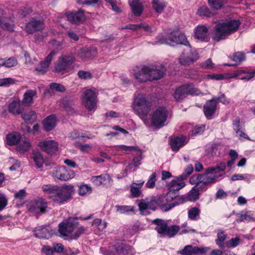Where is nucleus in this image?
<instances>
[{
	"instance_id": "obj_3",
	"label": "nucleus",
	"mask_w": 255,
	"mask_h": 255,
	"mask_svg": "<svg viewBox=\"0 0 255 255\" xmlns=\"http://www.w3.org/2000/svg\"><path fill=\"white\" fill-rule=\"evenodd\" d=\"M176 197L175 193L170 190L166 195L160 196L156 200L143 199L138 204L140 211H142L146 209L155 210L156 204H157L164 211H167L175 206V204H169Z\"/></svg>"
},
{
	"instance_id": "obj_62",
	"label": "nucleus",
	"mask_w": 255,
	"mask_h": 255,
	"mask_svg": "<svg viewBox=\"0 0 255 255\" xmlns=\"http://www.w3.org/2000/svg\"><path fill=\"white\" fill-rule=\"evenodd\" d=\"M181 228L183 229L180 233V234H187L190 232H196V230L195 229H191L189 227L187 226V223H184L181 226Z\"/></svg>"
},
{
	"instance_id": "obj_14",
	"label": "nucleus",
	"mask_w": 255,
	"mask_h": 255,
	"mask_svg": "<svg viewBox=\"0 0 255 255\" xmlns=\"http://www.w3.org/2000/svg\"><path fill=\"white\" fill-rule=\"evenodd\" d=\"M38 146L41 149L50 154L55 153L58 150L57 143L51 139H46L40 141L38 143Z\"/></svg>"
},
{
	"instance_id": "obj_40",
	"label": "nucleus",
	"mask_w": 255,
	"mask_h": 255,
	"mask_svg": "<svg viewBox=\"0 0 255 255\" xmlns=\"http://www.w3.org/2000/svg\"><path fill=\"white\" fill-rule=\"evenodd\" d=\"M152 3L153 9L158 13H161L166 6V3L162 0H152Z\"/></svg>"
},
{
	"instance_id": "obj_61",
	"label": "nucleus",
	"mask_w": 255,
	"mask_h": 255,
	"mask_svg": "<svg viewBox=\"0 0 255 255\" xmlns=\"http://www.w3.org/2000/svg\"><path fill=\"white\" fill-rule=\"evenodd\" d=\"M245 59V54L242 52H237L233 56V60L236 62H241Z\"/></svg>"
},
{
	"instance_id": "obj_5",
	"label": "nucleus",
	"mask_w": 255,
	"mask_h": 255,
	"mask_svg": "<svg viewBox=\"0 0 255 255\" xmlns=\"http://www.w3.org/2000/svg\"><path fill=\"white\" fill-rule=\"evenodd\" d=\"M152 106V101L148 97H135L132 103V107L134 112L147 127L150 126V121L147 116Z\"/></svg>"
},
{
	"instance_id": "obj_25",
	"label": "nucleus",
	"mask_w": 255,
	"mask_h": 255,
	"mask_svg": "<svg viewBox=\"0 0 255 255\" xmlns=\"http://www.w3.org/2000/svg\"><path fill=\"white\" fill-rule=\"evenodd\" d=\"M55 54L56 52L54 50L51 51L45 58V60L40 62V64L36 67V70L42 73H45L51 62L53 57Z\"/></svg>"
},
{
	"instance_id": "obj_48",
	"label": "nucleus",
	"mask_w": 255,
	"mask_h": 255,
	"mask_svg": "<svg viewBox=\"0 0 255 255\" xmlns=\"http://www.w3.org/2000/svg\"><path fill=\"white\" fill-rule=\"evenodd\" d=\"M180 227L176 225H173L168 227L167 226L166 236L169 238L174 237L179 231Z\"/></svg>"
},
{
	"instance_id": "obj_54",
	"label": "nucleus",
	"mask_w": 255,
	"mask_h": 255,
	"mask_svg": "<svg viewBox=\"0 0 255 255\" xmlns=\"http://www.w3.org/2000/svg\"><path fill=\"white\" fill-rule=\"evenodd\" d=\"M205 129V125H201L199 126H196L190 132V135L195 136L202 133Z\"/></svg>"
},
{
	"instance_id": "obj_37",
	"label": "nucleus",
	"mask_w": 255,
	"mask_h": 255,
	"mask_svg": "<svg viewBox=\"0 0 255 255\" xmlns=\"http://www.w3.org/2000/svg\"><path fill=\"white\" fill-rule=\"evenodd\" d=\"M84 96H96L103 94L101 90H99L94 87L84 88L82 90Z\"/></svg>"
},
{
	"instance_id": "obj_13",
	"label": "nucleus",
	"mask_w": 255,
	"mask_h": 255,
	"mask_svg": "<svg viewBox=\"0 0 255 255\" xmlns=\"http://www.w3.org/2000/svg\"><path fill=\"white\" fill-rule=\"evenodd\" d=\"M198 58L197 52L190 47H188L187 50L180 55L179 60L181 64L187 65L196 61Z\"/></svg>"
},
{
	"instance_id": "obj_15",
	"label": "nucleus",
	"mask_w": 255,
	"mask_h": 255,
	"mask_svg": "<svg viewBox=\"0 0 255 255\" xmlns=\"http://www.w3.org/2000/svg\"><path fill=\"white\" fill-rule=\"evenodd\" d=\"M44 27L43 21L40 19L32 18L25 26L26 31L29 34L42 30Z\"/></svg>"
},
{
	"instance_id": "obj_41",
	"label": "nucleus",
	"mask_w": 255,
	"mask_h": 255,
	"mask_svg": "<svg viewBox=\"0 0 255 255\" xmlns=\"http://www.w3.org/2000/svg\"><path fill=\"white\" fill-rule=\"evenodd\" d=\"M141 28L144 29L147 31H150V28L148 26V25L146 24L145 23L143 22H141L139 24H129L128 25H127L124 27H123L122 29H129L135 31Z\"/></svg>"
},
{
	"instance_id": "obj_26",
	"label": "nucleus",
	"mask_w": 255,
	"mask_h": 255,
	"mask_svg": "<svg viewBox=\"0 0 255 255\" xmlns=\"http://www.w3.org/2000/svg\"><path fill=\"white\" fill-rule=\"evenodd\" d=\"M129 4L134 15L139 16L142 13L143 8L141 3L139 0H129Z\"/></svg>"
},
{
	"instance_id": "obj_42",
	"label": "nucleus",
	"mask_w": 255,
	"mask_h": 255,
	"mask_svg": "<svg viewBox=\"0 0 255 255\" xmlns=\"http://www.w3.org/2000/svg\"><path fill=\"white\" fill-rule=\"evenodd\" d=\"M188 199L190 201H195L199 199V189L197 185L194 186L188 194Z\"/></svg>"
},
{
	"instance_id": "obj_29",
	"label": "nucleus",
	"mask_w": 255,
	"mask_h": 255,
	"mask_svg": "<svg viewBox=\"0 0 255 255\" xmlns=\"http://www.w3.org/2000/svg\"><path fill=\"white\" fill-rule=\"evenodd\" d=\"M8 110L10 113L13 115H18L21 113L23 108L19 101H13L8 106Z\"/></svg>"
},
{
	"instance_id": "obj_28",
	"label": "nucleus",
	"mask_w": 255,
	"mask_h": 255,
	"mask_svg": "<svg viewBox=\"0 0 255 255\" xmlns=\"http://www.w3.org/2000/svg\"><path fill=\"white\" fill-rule=\"evenodd\" d=\"M154 223L156 225L155 230L161 237H166L167 225L164 221L160 219H155Z\"/></svg>"
},
{
	"instance_id": "obj_53",
	"label": "nucleus",
	"mask_w": 255,
	"mask_h": 255,
	"mask_svg": "<svg viewBox=\"0 0 255 255\" xmlns=\"http://www.w3.org/2000/svg\"><path fill=\"white\" fill-rule=\"evenodd\" d=\"M198 13L203 16L207 17H211L213 15V13L211 12L209 8L206 6H202L199 8Z\"/></svg>"
},
{
	"instance_id": "obj_9",
	"label": "nucleus",
	"mask_w": 255,
	"mask_h": 255,
	"mask_svg": "<svg viewBox=\"0 0 255 255\" xmlns=\"http://www.w3.org/2000/svg\"><path fill=\"white\" fill-rule=\"evenodd\" d=\"M52 176L55 180L67 181L75 176V172L64 166H59L54 169Z\"/></svg>"
},
{
	"instance_id": "obj_24",
	"label": "nucleus",
	"mask_w": 255,
	"mask_h": 255,
	"mask_svg": "<svg viewBox=\"0 0 255 255\" xmlns=\"http://www.w3.org/2000/svg\"><path fill=\"white\" fill-rule=\"evenodd\" d=\"M187 142V140L185 136L175 137L171 139L170 146L173 151H177Z\"/></svg>"
},
{
	"instance_id": "obj_49",
	"label": "nucleus",
	"mask_w": 255,
	"mask_h": 255,
	"mask_svg": "<svg viewBox=\"0 0 255 255\" xmlns=\"http://www.w3.org/2000/svg\"><path fill=\"white\" fill-rule=\"evenodd\" d=\"M117 211L121 214H128L134 211V207L129 206H116Z\"/></svg>"
},
{
	"instance_id": "obj_59",
	"label": "nucleus",
	"mask_w": 255,
	"mask_h": 255,
	"mask_svg": "<svg viewBox=\"0 0 255 255\" xmlns=\"http://www.w3.org/2000/svg\"><path fill=\"white\" fill-rule=\"evenodd\" d=\"M78 75L79 78L85 80L90 79L92 78L91 73L88 71L80 70L78 72Z\"/></svg>"
},
{
	"instance_id": "obj_16",
	"label": "nucleus",
	"mask_w": 255,
	"mask_h": 255,
	"mask_svg": "<svg viewBox=\"0 0 255 255\" xmlns=\"http://www.w3.org/2000/svg\"><path fill=\"white\" fill-rule=\"evenodd\" d=\"M215 170L213 167H209L206 170L203 174L205 185L214 183L216 182L217 179L221 177L220 173L217 172Z\"/></svg>"
},
{
	"instance_id": "obj_20",
	"label": "nucleus",
	"mask_w": 255,
	"mask_h": 255,
	"mask_svg": "<svg viewBox=\"0 0 255 255\" xmlns=\"http://www.w3.org/2000/svg\"><path fill=\"white\" fill-rule=\"evenodd\" d=\"M53 234L52 231L49 227L39 226L34 231L35 237L39 239H49Z\"/></svg>"
},
{
	"instance_id": "obj_43",
	"label": "nucleus",
	"mask_w": 255,
	"mask_h": 255,
	"mask_svg": "<svg viewBox=\"0 0 255 255\" xmlns=\"http://www.w3.org/2000/svg\"><path fill=\"white\" fill-rule=\"evenodd\" d=\"M209 5L214 9H219L227 2L226 0H208Z\"/></svg>"
},
{
	"instance_id": "obj_6",
	"label": "nucleus",
	"mask_w": 255,
	"mask_h": 255,
	"mask_svg": "<svg viewBox=\"0 0 255 255\" xmlns=\"http://www.w3.org/2000/svg\"><path fill=\"white\" fill-rule=\"evenodd\" d=\"M240 24L239 20H232L216 24L214 27L213 39L217 41L225 39L226 36L236 31Z\"/></svg>"
},
{
	"instance_id": "obj_30",
	"label": "nucleus",
	"mask_w": 255,
	"mask_h": 255,
	"mask_svg": "<svg viewBox=\"0 0 255 255\" xmlns=\"http://www.w3.org/2000/svg\"><path fill=\"white\" fill-rule=\"evenodd\" d=\"M144 182L138 181V182H133L130 185V193L132 197L136 198L140 196L141 195V188L143 185Z\"/></svg>"
},
{
	"instance_id": "obj_17",
	"label": "nucleus",
	"mask_w": 255,
	"mask_h": 255,
	"mask_svg": "<svg viewBox=\"0 0 255 255\" xmlns=\"http://www.w3.org/2000/svg\"><path fill=\"white\" fill-rule=\"evenodd\" d=\"M207 250V248H200L197 247H193L191 245H187L183 250L179 251L178 253L181 255H194L204 254L206 253Z\"/></svg>"
},
{
	"instance_id": "obj_51",
	"label": "nucleus",
	"mask_w": 255,
	"mask_h": 255,
	"mask_svg": "<svg viewBox=\"0 0 255 255\" xmlns=\"http://www.w3.org/2000/svg\"><path fill=\"white\" fill-rule=\"evenodd\" d=\"M252 177V175L249 174H236L233 175L231 177L232 181L247 180H250Z\"/></svg>"
},
{
	"instance_id": "obj_32",
	"label": "nucleus",
	"mask_w": 255,
	"mask_h": 255,
	"mask_svg": "<svg viewBox=\"0 0 255 255\" xmlns=\"http://www.w3.org/2000/svg\"><path fill=\"white\" fill-rule=\"evenodd\" d=\"M116 249L120 255H131L133 254L132 248L123 243L116 246Z\"/></svg>"
},
{
	"instance_id": "obj_44",
	"label": "nucleus",
	"mask_w": 255,
	"mask_h": 255,
	"mask_svg": "<svg viewBox=\"0 0 255 255\" xmlns=\"http://www.w3.org/2000/svg\"><path fill=\"white\" fill-rule=\"evenodd\" d=\"M200 213V210L198 208H191L188 212V218L191 220H196L199 219Z\"/></svg>"
},
{
	"instance_id": "obj_55",
	"label": "nucleus",
	"mask_w": 255,
	"mask_h": 255,
	"mask_svg": "<svg viewBox=\"0 0 255 255\" xmlns=\"http://www.w3.org/2000/svg\"><path fill=\"white\" fill-rule=\"evenodd\" d=\"M156 180V174L155 173H153L146 182V187L148 188H153L155 186Z\"/></svg>"
},
{
	"instance_id": "obj_36",
	"label": "nucleus",
	"mask_w": 255,
	"mask_h": 255,
	"mask_svg": "<svg viewBox=\"0 0 255 255\" xmlns=\"http://www.w3.org/2000/svg\"><path fill=\"white\" fill-rule=\"evenodd\" d=\"M79 56L83 61H88L94 56L93 51L87 48H83L81 49Z\"/></svg>"
},
{
	"instance_id": "obj_1",
	"label": "nucleus",
	"mask_w": 255,
	"mask_h": 255,
	"mask_svg": "<svg viewBox=\"0 0 255 255\" xmlns=\"http://www.w3.org/2000/svg\"><path fill=\"white\" fill-rule=\"evenodd\" d=\"M43 191L53 201L63 203L68 200L74 192V187L71 185L58 186L53 185H43Z\"/></svg>"
},
{
	"instance_id": "obj_57",
	"label": "nucleus",
	"mask_w": 255,
	"mask_h": 255,
	"mask_svg": "<svg viewBox=\"0 0 255 255\" xmlns=\"http://www.w3.org/2000/svg\"><path fill=\"white\" fill-rule=\"evenodd\" d=\"M50 87L51 89L60 92H64L66 90L65 87L63 85L56 83H52L50 84Z\"/></svg>"
},
{
	"instance_id": "obj_52",
	"label": "nucleus",
	"mask_w": 255,
	"mask_h": 255,
	"mask_svg": "<svg viewBox=\"0 0 255 255\" xmlns=\"http://www.w3.org/2000/svg\"><path fill=\"white\" fill-rule=\"evenodd\" d=\"M31 146L30 142L28 140H22L17 146V149L21 152L28 150Z\"/></svg>"
},
{
	"instance_id": "obj_4",
	"label": "nucleus",
	"mask_w": 255,
	"mask_h": 255,
	"mask_svg": "<svg viewBox=\"0 0 255 255\" xmlns=\"http://www.w3.org/2000/svg\"><path fill=\"white\" fill-rule=\"evenodd\" d=\"M87 230V228L79 226L77 221L72 218L65 220L59 225V233L67 240H76Z\"/></svg>"
},
{
	"instance_id": "obj_64",
	"label": "nucleus",
	"mask_w": 255,
	"mask_h": 255,
	"mask_svg": "<svg viewBox=\"0 0 255 255\" xmlns=\"http://www.w3.org/2000/svg\"><path fill=\"white\" fill-rule=\"evenodd\" d=\"M193 171V167L192 165H188L186 168L185 169L184 173L181 175L184 179L190 175Z\"/></svg>"
},
{
	"instance_id": "obj_19",
	"label": "nucleus",
	"mask_w": 255,
	"mask_h": 255,
	"mask_svg": "<svg viewBox=\"0 0 255 255\" xmlns=\"http://www.w3.org/2000/svg\"><path fill=\"white\" fill-rule=\"evenodd\" d=\"M47 207V203L44 199H39L34 201L31 203L29 210L31 212L38 214L44 213Z\"/></svg>"
},
{
	"instance_id": "obj_12",
	"label": "nucleus",
	"mask_w": 255,
	"mask_h": 255,
	"mask_svg": "<svg viewBox=\"0 0 255 255\" xmlns=\"http://www.w3.org/2000/svg\"><path fill=\"white\" fill-rule=\"evenodd\" d=\"M65 15L70 22L75 24L83 23L86 20L85 11L82 9L77 11H67Z\"/></svg>"
},
{
	"instance_id": "obj_31",
	"label": "nucleus",
	"mask_w": 255,
	"mask_h": 255,
	"mask_svg": "<svg viewBox=\"0 0 255 255\" xmlns=\"http://www.w3.org/2000/svg\"><path fill=\"white\" fill-rule=\"evenodd\" d=\"M208 35V30L205 26H198L195 31V37L200 40H204Z\"/></svg>"
},
{
	"instance_id": "obj_27",
	"label": "nucleus",
	"mask_w": 255,
	"mask_h": 255,
	"mask_svg": "<svg viewBox=\"0 0 255 255\" xmlns=\"http://www.w3.org/2000/svg\"><path fill=\"white\" fill-rule=\"evenodd\" d=\"M82 102L89 110H95L97 107L96 97H83Z\"/></svg>"
},
{
	"instance_id": "obj_47",
	"label": "nucleus",
	"mask_w": 255,
	"mask_h": 255,
	"mask_svg": "<svg viewBox=\"0 0 255 255\" xmlns=\"http://www.w3.org/2000/svg\"><path fill=\"white\" fill-rule=\"evenodd\" d=\"M190 183L193 184H198L200 183H203L204 184V175L195 174L192 175L189 180Z\"/></svg>"
},
{
	"instance_id": "obj_7",
	"label": "nucleus",
	"mask_w": 255,
	"mask_h": 255,
	"mask_svg": "<svg viewBox=\"0 0 255 255\" xmlns=\"http://www.w3.org/2000/svg\"><path fill=\"white\" fill-rule=\"evenodd\" d=\"M168 116L167 110L164 107H158L151 115V125L159 128L165 125Z\"/></svg>"
},
{
	"instance_id": "obj_63",
	"label": "nucleus",
	"mask_w": 255,
	"mask_h": 255,
	"mask_svg": "<svg viewBox=\"0 0 255 255\" xmlns=\"http://www.w3.org/2000/svg\"><path fill=\"white\" fill-rule=\"evenodd\" d=\"M17 64V60L13 57L9 58V59H5V67H11L16 65Z\"/></svg>"
},
{
	"instance_id": "obj_2",
	"label": "nucleus",
	"mask_w": 255,
	"mask_h": 255,
	"mask_svg": "<svg viewBox=\"0 0 255 255\" xmlns=\"http://www.w3.org/2000/svg\"><path fill=\"white\" fill-rule=\"evenodd\" d=\"M164 67L154 64L144 65L137 71H134V78L138 82L144 83L147 81L159 80L165 74Z\"/></svg>"
},
{
	"instance_id": "obj_34",
	"label": "nucleus",
	"mask_w": 255,
	"mask_h": 255,
	"mask_svg": "<svg viewBox=\"0 0 255 255\" xmlns=\"http://www.w3.org/2000/svg\"><path fill=\"white\" fill-rule=\"evenodd\" d=\"M185 180L181 176L172 180L170 183L171 187L173 188L174 190H179L185 186L183 180Z\"/></svg>"
},
{
	"instance_id": "obj_21",
	"label": "nucleus",
	"mask_w": 255,
	"mask_h": 255,
	"mask_svg": "<svg viewBox=\"0 0 255 255\" xmlns=\"http://www.w3.org/2000/svg\"><path fill=\"white\" fill-rule=\"evenodd\" d=\"M91 181L94 184L97 186L101 185L109 186L112 183L111 178L108 174L93 176L91 178Z\"/></svg>"
},
{
	"instance_id": "obj_10",
	"label": "nucleus",
	"mask_w": 255,
	"mask_h": 255,
	"mask_svg": "<svg viewBox=\"0 0 255 255\" xmlns=\"http://www.w3.org/2000/svg\"><path fill=\"white\" fill-rule=\"evenodd\" d=\"M75 61V57L73 54H68L63 56L59 58L58 63L55 67L57 72L69 71L72 64Z\"/></svg>"
},
{
	"instance_id": "obj_50",
	"label": "nucleus",
	"mask_w": 255,
	"mask_h": 255,
	"mask_svg": "<svg viewBox=\"0 0 255 255\" xmlns=\"http://www.w3.org/2000/svg\"><path fill=\"white\" fill-rule=\"evenodd\" d=\"M226 238V235L222 231L218 233L217 239L216 240L217 245L220 248H224V241Z\"/></svg>"
},
{
	"instance_id": "obj_35",
	"label": "nucleus",
	"mask_w": 255,
	"mask_h": 255,
	"mask_svg": "<svg viewBox=\"0 0 255 255\" xmlns=\"http://www.w3.org/2000/svg\"><path fill=\"white\" fill-rule=\"evenodd\" d=\"M21 117L26 123L31 124L36 120L37 115L34 111H30L22 114Z\"/></svg>"
},
{
	"instance_id": "obj_22",
	"label": "nucleus",
	"mask_w": 255,
	"mask_h": 255,
	"mask_svg": "<svg viewBox=\"0 0 255 255\" xmlns=\"http://www.w3.org/2000/svg\"><path fill=\"white\" fill-rule=\"evenodd\" d=\"M57 118L54 114L47 117L42 122L45 130L48 131L52 130L56 126Z\"/></svg>"
},
{
	"instance_id": "obj_56",
	"label": "nucleus",
	"mask_w": 255,
	"mask_h": 255,
	"mask_svg": "<svg viewBox=\"0 0 255 255\" xmlns=\"http://www.w3.org/2000/svg\"><path fill=\"white\" fill-rule=\"evenodd\" d=\"M240 238L236 237L232 238L226 243V246L228 248H234L239 245Z\"/></svg>"
},
{
	"instance_id": "obj_33",
	"label": "nucleus",
	"mask_w": 255,
	"mask_h": 255,
	"mask_svg": "<svg viewBox=\"0 0 255 255\" xmlns=\"http://www.w3.org/2000/svg\"><path fill=\"white\" fill-rule=\"evenodd\" d=\"M21 135L17 132H13L8 134L6 136L7 143L10 145H13L20 141Z\"/></svg>"
},
{
	"instance_id": "obj_11",
	"label": "nucleus",
	"mask_w": 255,
	"mask_h": 255,
	"mask_svg": "<svg viewBox=\"0 0 255 255\" xmlns=\"http://www.w3.org/2000/svg\"><path fill=\"white\" fill-rule=\"evenodd\" d=\"M201 91L192 84H184L177 88L175 94L177 96L191 95L198 96L201 94Z\"/></svg>"
},
{
	"instance_id": "obj_58",
	"label": "nucleus",
	"mask_w": 255,
	"mask_h": 255,
	"mask_svg": "<svg viewBox=\"0 0 255 255\" xmlns=\"http://www.w3.org/2000/svg\"><path fill=\"white\" fill-rule=\"evenodd\" d=\"M15 80L11 78L0 79V87L7 86L14 83Z\"/></svg>"
},
{
	"instance_id": "obj_46",
	"label": "nucleus",
	"mask_w": 255,
	"mask_h": 255,
	"mask_svg": "<svg viewBox=\"0 0 255 255\" xmlns=\"http://www.w3.org/2000/svg\"><path fill=\"white\" fill-rule=\"evenodd\" d=\"M92 192V188L87 184H82L79 186L78 192L81 196L90 195Z\"/></svg>"
},
{
	"instance_id": "obj_45",
	"label": "nucleus",
	"mask_w": 255,
	"mask_h": 255,
	"mask_svg": "<svg viewBox=\"0 0 255 255\" xmlns=\"http://www.w3.org/2000/svg\"><path fill=\"white\" fill-rule=\"evenodd\" d=\"M107 222L103 221L100 219H95L92 223V226L97 228L100 231H103L107 227Z\"/></svg>"
},
{
	"instance_id": "obj_60",
	"label": "nucleus",
	"mask_w": 255,
	"mask_h": 255,
	"mask_svg": "<svg viewBox=\"0 0 255 255\" xmlns=\"http://www.w3.org/2000/svg\"><path fill=\"white\" fill-rule=\"evenodd\" d=\"M7 204V199L4 194L0 191V211L3 209Z\"/></svg>"
},
{
	"instance_id": "obj_23",
	"label": "nucleus",
	"mask_w": 255,
	"mask_h": 255,
	"mask_svg": "<svg viewBox=\"0 0 255 255\" xmlns=\"http://www.w3.org/2000/svg\"><path fill=\"white\" fill-rule=\"evenodd\" d=\"M217 101L214 99L207 102L204 106V112L206 117L211 119L214 115L217 106Z\"/></svg>"
},
{
	"instance_id": "obj_38",
	"label": "nucleus",
	"mask_w": 255,
	"mask_h": 255,
	"mask_svg": "<svg viewBox=\"0 0 255 255\" xmlns=\"http://www.w3.org/2000/svg\"><path fill=\"white\" fill-rule=\"evenodd\" d=\"M239 217L240 218L237 220V222H241L245 221L251 222L255 220V215L251 211H248L245 214H241Z\"/></svg>"
},
{
	"instance_id": "obj_8",
	"label": "nucleus",
	"mask_w": 255,
	"mask_h": 255,
	"mask_svg": "<svg viewBox=\"0 0 255 255\" xmlns=\"http://www.w3.org/2000/svg\"><path fill=\"white\" fill-rule=\"evenodd\" d=\"M159 43L162 44H168L170 46H174L178 44H184L185 45L189 44V42L187 41L184 34L175 31L171 33L169 38L163 37L160 39Z\"/></svg>"
},
{
	"instance_id": "obj_39",
	"label": "nucleus",
	"mask_w": 255,
	"mask_h": 255,
	"mask_svg": "<svg viewBox=\"0 0 255 255\" xmlns=\"http://www.w3.org/2000/svg\"><path fill=\"white\" fill-rule=\"evenodd\" d=\"M32 158L38 167L42 166L44 163V159L42 154L39 151H33L32 153Z\"/></svg>"
},
{
	"instance_id": "obj_18",
	"label": "nucleus",
	"mask_w": 255,
	"mask_h": 255,
	"mask_svg": "<svg viewBox=\"0 0 255 255\" xmlns=\"http://www.w3.org/2000/svg\"><path fill=\"white\" fill-rule=\"evenodd\" d=\"M13 21L6 15L3 9L0 8V26L4 29L13 30Z\"/></svg>"
}]
</instances>
